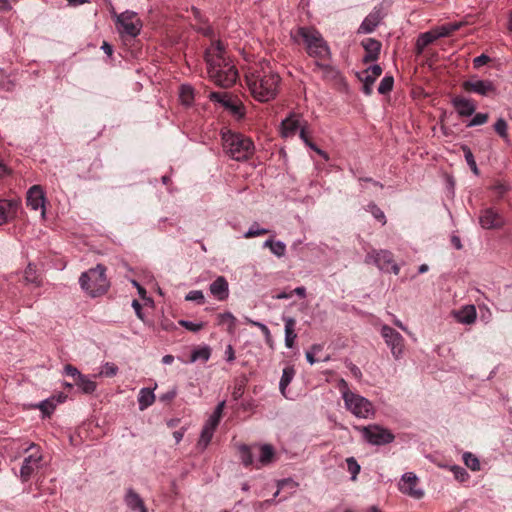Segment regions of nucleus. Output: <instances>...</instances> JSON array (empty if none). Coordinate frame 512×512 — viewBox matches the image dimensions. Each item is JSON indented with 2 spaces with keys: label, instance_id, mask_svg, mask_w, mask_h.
<instances>
[{
  "label": "nucleus",
  "instance_id": "nucleus-1",
  "mask_svg": "<svg viewBox=\"0 0 512 512\" xmlns=\"http://www.w3.org/2000/svg\"><path fill=\"white\" fill-rule=\"evenodd\" d=\"M205 61L210 79L218 86L228 88L238 77V72L226 56L225 46L220 40L213 41L205 50Z\"/></svg>",
  "mask_w": 512,
  "mask_h": 512
},
{
  "label": "nucleus",
  "instance_id": "nucleus-2",
  "mask_svg": "<svg viewBox=\"0 0 512 512\" xmlns=\"http://www.w3.org/2000/svg\"><path fill=\"white\" fill-rule=\"evenodd\" d=\"M246 83L256 100L267 102L276 97L280 77L268 66H261L260 68L252 69L246 74Z\"/></svg>",
  "mask_w": 512,
  "mask_h": 512
},
{
  "label": "nucleus",
  "instance_id": "nucleus-3",
  "mask_svg": "<svg viewBox=\"0 0 512 512\" xmlns=\"http://www.w3.org/2000/svg\"><path fill=\"white\" fill-rule=\"evenodd\" d=\"M221 138L225 154L235 161H245L254 153L253 141L241 133L225 130Z\"/></svg>",
  "mask_w": 512,
  "mask_h": 512
},
{
  "label": "nucleus",
  "instance_id": "nucleus-4",
  "mask_svg": "<svg viewBox=\"0 0 512 512\" xmlns=\"http://www.w3.org/2000/svg\"><path fill=\"white\" fill-rule=\"evenodd\" d=\"M81 288L91 297H98L107 292L110 283L106 277V267L98 264L83 272L79 278Z\"/></svg>",
  "mask_w": 512,
  "mask_h": 512
},
{
  "label": "nucleus",
  "instance_id": "nucleus-5",
  "mask_svg": "<svg viewBox=\"0 0 512 512\" xmlns=\"http://www.w3.org/2000/svg\"><path fill=\"white\" fill-rule=\"evenodd\" d=\"M298 35L303 39L307 53L316 61L330 59V48L321 33L312 27H300Z\"/></svg>",
  "mask_w": 512,
  "mask_h": 512
},
{
  "label": "nucleus",
  "instance_id": "nucleus-6",
  "mask_svg": "<svg viewBox=\"0 0 512 512\" xmlns=\"http://www.w3.org/2000/svg\"><path fill=\"white\" fill-rule=\"evenodd\" d=\"M344 404L348 411L358 418H370L374 415L373 404L357 393H344Z\"/></svg>",
  "mask_w": 512,
  "mask_h": 512
},
{
  "label": "nucleus",
  "instance_id": "nucleus-7",
  "mask_svg": "<svg viewBox=\"0 0 512 512\" xmlns=\"http://www.w3.org/2000/svg\"><path fill=\"white\" fill-rule=\"evenodd\" d=\"M114 15L116 18V27L120 34L133 38L140 34L142 22L137 13L127 10L121 14Z\"/></svg>",
  "mask_w": 512,
  "mask_h": 512
},
{
  "label": "nucleus",
  "instance_id": "nucleus-8",
  "mask_svg": "<svg viewBox=\"0 0 512 512\" xmlns=\"http://www.w3.org/2000/svg\"><path fill=\"white\" fill-rule=\"evenodd\" d=\"M364 439L371 445L382 446L394 441L395 435L387 428L371 424L361 428Z\"/></svg>",
  "mask_w": 512,
  "mask_h": 512
},
{
  "label": "nucleus",
  "instance_id": "nucleus-9",
  "mask_svg": "<svg viewBox=\"0 0 512 512\" xmlns=\"http://www.w3.org/2000/svg\"><path fill=\"white\" fill-rule=\"evenodd\" d=\"M380 333L386 345L390 348L393 357L396 360L400 359L403 356L405 347L402 335L386 324L381 327Z\"/></svg>",
  "mask_w": 512,
  "mask_h": 512
},
{
  "label": "nucleus",
  "instance_id": "nucleus-10",
  "mask_svg": "<svg viewBox=\"0 0 512 512\" xmlns=\"http://www.w3.org/2000/svg\"><path fill=\"white\" fill-rule=\"evenodd\" d=\"M367 263H374L383 272H392L397 275L400 271L399 266L394 262L390 251L380 250L370 253L366 256Z\"/></svg>",
  "mask_w": 512,
  "mask_h": 512
},
{
  "label": "nucleus",
  "instance_id": "nucleus-11",
  "mask_svg": "<svg viewBox=\"0 0 512 512\" xmlns=\"http://www.w3.org/2000/svg\"><path fill=\"white\" fill-rule=\"evenodd\" d=\"M28 450H36L32 452L29 456L25 457L20 469V478L22 482H27L32 474L40 468V462L42 460V455L39 452L36 444L31 443L29 447L26 449Z\"/></svg>",
  "mask_w": 512,
  "mask_h": 512
},
{
  "label": "nucleus",
  "instance_id": "nucleus-12",
  "mask_svg": "<svg viewBox=\"0 0 512 512\" xmlns=\"http://www.w3.org/2000/svg\"><path fill=\"white\" fill-rule=\"evenodd\" d=\"M479 224L483 229H500L505 225V218L495 208L488 207L480 211Z\"/></svg>",
  "mask_w": 512,
  "mask_h": 512
},
{
  "label": "nucleus",
  "instance_id": "nucleus-13",
  "mask_svg": "<svg viewBox=\"0 0 512 512\" xmlns=\"http://www.w3.org/2000/svg\"><path fill=\"white\" fill-rule=\"evenodd\" d=\"M418 481V477L413 472H406L402 475L399 482V490L415 499H420L423 497L424 492L416 488Z\"/></svg>",
  "mask_w": 512,
  "mask_h": 512
},
{
  "label": "nucleus",
  "instance_id": "nucleus-14",
  "mask_svg": "<svg viewBox=\"0 0 512 512\" xmlns=\"http://www.w3.org/2000/svg\"><path fill=\"white\" fill-rule=\"evenodd\" d=\"M462 88L466 92L475 93L481 96H488L496 91V88L490 80L469 79L462 83Z\"/></svg>",
  "mask_w": 512,
  "mask_h": 512
},
{
  "label": "nucleus",
  "instance_id": "nucleus-15",
  "mask_svg": "<svg viewBox=\"0 0 512 512\" xmlns=\"http://www.w3.org/2000/svg\"><path fill=\"white\" fill-rule=\"evenodd\" d=\"M385 13L382 4L375 6L374 9L364 18L358 28V33L369 34L372 33L384 18Z\"/></svg>",
  "mask_w": 512,
  "mask_h": 512
},
{
  "label": "nucleus",
  "instance_id": "nucleus-16",
  "mask_svg": "<svg viewBox=\"0 0 512 512\" xmlns=\"http://www.w3.org/2000/svg\"><path fill=\"white\" fill-rule=\"evenodd\" d=\"M20 203L14 199H0V226L5 225L17 216Z\"/></svg>",
  "mask_w": 512,
  "mask_h": 512
},
{
  "label": "nucleus",
  "instance_id": "nucleus-17",
  "mask_svg": "<svg viewBox=\"0 0 512 512\" xmlns=\"http://www.w3.org/2000/svg\"><path fill=\"white\" fill-rule=\"evenodd\" d=\"M27 206L32 210H42V215L45 214V194L40 185L32 186L27 192L26 198Z\"/></svg>",
  "mask_w": 512,
  "mask_h": 512
},
{
  "label": "nucleus",
  "instance_id": "nucleus-18",
  "mask_svg": "<svg viewBox=\"0 0 512 512\" xmlns=\"http://www.w3.org/2000/svg\"><path fill=\"white\" fill-rule=\"evenodd\" d=\"M451 104L460 117H470L476 111V103L463 96H455L451 99Z\"/></svg>",
  "mask_w": 512,
  "mask_h": 512
},
{
  "label": "nucleus",
  "instance_id": "nucleus-19",
  "mask_svg": "<svg viewBox=\"0 0 512 512\" xmlns=\"http://www.w3.org/2000/svg\"><path fill=\"white\" fill-rule=\"evenodd\" d=\"M211 295L219 301H224L229 296V284L224 276H218L209 286Z\"/></svg>",
  "mask_w": 512,
  "mask_h": 512
},
{
  "label": "nucleus",
  "instance_id": "nucleus-20",
  "mask_svg": "<svg viewBox=\"0 0 512 512\" xmlns=\"http://www.w3.org/2000/svg\"><path fill=\"white\" fill-rule=\"evenodd\" d=\"M365 55L363 57L364 63L376 61L379 58L381 50V42L374 38H367L361 42Z\"/></svg>",
  "mask_w": 512,
  "mask_h": 512
},
{
  "label": "nucleus",
  "instance_id": "nucleus-21",
  "mask_svg": "<svg viewBox=\"0 0 512 512\" xmlns=\"http://www.w3.org/2000/svg\"><path fill=\"white\" fill-rule=\"evenodd\" d=\"M366 76L362 79L363 92L366 95H371L373 91V85L376 79L382 74V68L380 65L375 64L368 67L365 70Z\"/></svg>",
  "mask_w": 512,
  "mask_h": 512
},
{
  "label": "nucleus",
  "instance_id": "nucleus-22",
  "mask_svg": "<svg viewBox=\"0 0 512 512\" xmlns=\"http://www.w3.org/2000/svg\"><path fill=\"white\" fill-rule=\"evenodd\" d=\"M124 502L131 511L148 512L143 499L132 488L126 490Z\"/></svg>",
  "mask_w": 512,
  "mask_h": 512
},
{
  "label": "nucleus",
  "instance_id": "nucleus-23",
  "mask_svg": "<svg viewBox=\"0 0 512 512\" xmlns=\"http://www.w3.org/2000/svg\"><path fill=\"white\" fill-rule=\"evenodd\" d=\"M285 324V346L289 349L295 345L297 334L295 332L296 320L292 317H283Z\"/></svg>",
  "mask_w": 512,
  "mask_h": 512
},
{
  "label": "nucleus",
  "instance_id": "nucleus-24",
  "mask_svg": "<svg viewBox=\"0 0 512 512\" xmlns=\"http://www.w3.org/2000/svg\"><path fill=\"white\" fill-rule=\"evenodd\" d=\"M437 39L438 37L434 30L421 33L416 40L415 53L421 55L424 49Z\"/></svg>",
  "mask_w": 512,
  "mask_h": 512
},
{
  "label": "nucleus",
  "instance_id": "nucleus-25",
  "mask_svg": "<svg viewBox=\"0 0 512 512\" xmlns=\"http://www.w3.org/2000/svg\"><path fill=\"white\" fill-rule=\"evenodd\" d=\"M274 448L269 444H264L259 447V456L255 464V468L259 469L262 466L268 465L273 461Z\"/></svg>",
  "mask_w": 512,
  "mask_h": 512
},
{
  "label": "nucleus",
  "instance_id": "nucleus-26",
  "mask_svg": "<svg viewBox=\"0 0 512 512\" xmlns=\"http://www.w3.org/2000/svg\"><path fill=\"white\" fill-rule=\"evenodd\" d=\"M299 126H300L299 116H297L295 114H291L290 116L285 118L281 123L283 136L288 137V136L294 135L296 133L297 129L299 128Z\"/></svg>",
  "mask_w": 512,
  "mask_h": 512
},
{
  "label": "nucleus",
  "instance_id": "nucleus-27",
  "mask_svg": "<svg viewBox=\"0 0 512 512\" xmlns=\"http://www.w3.org/2000/svg\"><path fill=\"white\" fill-rule=\"evenodd\" d=\"M294 376H295V369L293 366H286L283 369L282 376H281V379L279 382V390L284 397H287L286 389H287L288 385L292 382Z\"/></svg>",
  "mask_w": 512,
  "mask_h": 512
},
{
  "label": "nucleus",
  "instance_id": "nucleus-28",
  "mask_svg": "<svg viewBox=\"0 0 512 512\" xmlns=\"http://www.w3.org/2000/svg\"><path fill=\"white\" fill-rule=\"evenodd\" d=\"M76 386L84 393V394H92L96 388L97 384L93 380H91L86 375H81L76 381L74 382Z\"/></svg>",
  "mask_w": 512,
  "mask_h": 512
},
{
  "label": "nucleus",
  "instance_id": "nucleus-29",
  "mask_svg": "<svg viewBox=\"0 0 512 512\" xmlns=\"http://www.w3.org/2000/svg\"><path fill=\"white\" fill-rule=\"evenodd\" d=\"M155 395L149 388H142L138 395L139 409L144 410L153 404Z\"/></svg>",
  "mask_w": 512,
  "mask_h": 512
},
{
  "label": "nucleus",
  "instance_id": "nucleus-30",
  "mask_svg": "<svg viewBox=\"0 0 512 512\" xmlns=\"http://www.w3.org/2000/svg\"><path fill=\"white\" fill-rule=\"evenodd\" d=\"M458 321L463 324H472L476 320L475 307L470 305L466 306L457 315Z\"/></svg>",
  "mask_w": 512,
  "mask_h": 512
},
{
  "label": "nucleus",
  "instance_id": "nucleus-31",
  "mask_svg": "<svg viewBox=\"0 0 512 512\" xmlns=\"http://www.w3.org/2000/svg\"><path fill=\"white\" fill-rule=\"evenodd\" d=\"M179 98L183 105L190 106L194 101V89L191 85L183 84L180 86Z\"/></svg>",
  "mask_w": 512,
  "mask_h": 512
},
{
  "label": "nucleus",
  "instance_id": "nucleus-32",
  "mask_svg": "<svg viewBox=\"0 0 512 512\" xmlns=\"http://www.w3.org/2000/svg\"><path fill=\"white\" fill-rule=\"evenodd\" d=\"M461 26H462V22H452V23L444 24V25L438 27L437 29H435L434 31L439 39L442 37L450 36L453 32L459 30Z\"/></svg>",
  "mask_w": 512,
  "mask_h": 512
},
{
  "label": "nucleus",
  "instance_id": "nucleus-33",
  "mask_svg": "<svg viewBox=\"0 0 512 512\" xmlns=\"http://www.w3.org/2000/svg\"><path fill=\"white\" fill-rule=\"evenodd\" d=\"M211 356V349L209 346H202L196 348L191 353L190 362H196L198 360H202L204 362L208 361Z\"/></svg>",
  "mask_w": 512,
  "mask_h": 512
},
{
  "label": "nucleus",
  "instance_id": "nucleus-34",
  "mask_svg": "<svg viewBox=\"0 0 512 512\" xmlns=\"http://www.w3.org/2000/svg\"><path fill=\"white\" fill-rule=\"evenodd\" d=\"M314 64V70H321L325 79H335L338 76V71L332 65L323 63L322 61H315Z\"/></svg>",
  "mask_w": 512,
  "mask_h": 512
},
{
  "label": "nucleus",
  "instance_id": "nucleus-35",
  "mask_svg": "<svg viewBox=\"0 0 512 512\" xmlns=\"http://www.w3.org/2000/svg\"><path fill=\"white\" fill-rule=\"evenodd\" d=\"M24 278L27 283L34 284L36 286L41 285V279L37 273L36 267L29 263L24 271Z\"/></svg>",
  "mask_w": 512,
  "mask_h": 512
},
{
  "label": "nucleus",
  "instance_id": "nucleus-36",
  "mask_svg": "<svg viewBox=\"0 0 512 512\" xmlns=\"http://www.w3.org/2000/svg\"><path fill=\"white\" fill-rule=\"evenodd\" d=\"M240 458L245 467H249L256 464L254 461L251 448L248 445L242 444L239 446Z\"/></svg>",
  "mask_w": 512,
  "mask_h": 512
},
{
  "label": "nucleus",
  "instance_id": "nucleus-37",
  "mask_svg": "<svg viewBox=\"0 0 512 512\" xmlns=\"http://www.w3.org/2000/svg\"><path fill=\"white\" fill-rule=\"evenodd\" d=\"M461 149L464 153L465 160L467 162V165L470 167L471 171L478 176L479 175V169L477 167L474 155L471 151V149L467 145H462Z\"/></svg>",
  "mask_w": 512,
  "mask_h": 512
},
{
  "label": "nucleus",
  "instance_id": "nucleus-38",
  "mask_svg": "<svg viewBox=\"0 0 512 512\" xmlns=\"http://www.w3.org/2000/svg\"><path fill=\"white\" fill-rule=\"evenodd\" d=\"M217 319H218V322L217 324L218 325H223V324H228V331L229 332H233L234 329H235V324H236V318L235 316L231 313V312H224V313H220L218 316H217Z\"/></svg>",
  "mask_w": 512,
  "mask_h": 512
},
{
  "label": "nucleus",
  "instance_id": "nucleus-39",
  "mask_svg": "<svg viewBox=\"0 0 512 512\" xmlns=\"http://www.w3.org/2000/svg\"><path fill=\"white\" fill-rule=\"evenodd\" d=\"M464 464L471 469L472 471L480 470V462L479 459L470 452H465L462 457Z\"/></svg>",
  "mask_w": 512,
  "mask_h": 512
},
{
  "label": "nucleus",
  "instance_id": "nucleus-40",
  "mask_svg": "<svg viewBox=\"0 0 512 512\" xmlns=\"http://www.w3.org/2000/svg\"><path fill=\"white\" fill-rule=\"evenodd\" d=\"M214 431L209 430L208 428H202L200 438L198 440V447L201 450H204L209 445L212 437H213Z\"/></svg>",
  "mask_w": 512,
  "mask_h": 512
},
{
  "label": "nucleus",
  "instance_id": "nucleus-41",
  "mask_svg": "<svg viewBox=\"0 0 512 512\" xmlns=\"http://www.w3.org/2000/svg\"><path fill=\"white\" fill-rule=\"evenodd\" d=\"M495 132L505 141H508V125L503 118H499L494 124Z\"/></svg>",
  "mask_w": 512,
  "mask_h": 512
},
{
  "label": "nucleus",
  "instance_id": "nucleus-42",
  "mask_svg": "<svg viewBox=\"0 0 512 512\" xmlns=\"http://www.w3.org/2000/svg\"><path fill=\"white\" fill-rule=\"evenodd\" d=\"M346 463H347V470L351 474V480L355 481L357 479V475L360 473L361 467L354 457H348L346 459Z\"/></svg>",
  "mask_w": 512,
  "mask_h": 512
},
{
  "label": "nucleus",
  "instance_id": "nucleus-43",
  "mask_svg": "<svg viewBox=\"0 0 512 512\" xmlns=\"http://www.w3.org/2000/svg\"><path fill=\"white\" fill-rule=\"evenodd\" d=\"M393 84H394L393 77L392 76H385L380 81V84H379L378 89H377L378 93L382 94V95H385V94L389 93L392 90V88H393Z\"/></svg>",
  "mask_w": 512,
  "mask_h": 512
},
{
  "label": "nucleus",
  "instance_id": "nucleus-44",
  "mask_svg": "<svg viewBox=\"0 0 512 512\" xmlns=\"http://www.w3.org/2000/svg\"><path fill=\"white\" fill-rule=\"evenodd\" d=\"M270 231L265 228H260L257 222H254L247 232L244 233L245 238H253L269 233Z\"/></svg>",
  "mask_w": 512,
  "mask_h": 512
},
{
  "label": "nucleus",
  "instance_id": "nucleus-45",
  "mask_svg": "<svg viewBox=\"0 0 512 512\" xmlns=\"http://www.w3.org/2000/svg\"><path fill=\"white\" fill-rule=\"evenodd\" d=\"M450 471L454 474L456 480L465 482L469 478L468 472L459 465H452L449 467Z\"/></svg>",
  "mask_w": 512,
  "mask_h": 512
},
{
  "label": "nucleus",
  "instance_id": "nucleus-46",
  "mask_svg": "<svg viewBox=\"0 0 512 512\" xmlns=\"http://www.w3.org/2000/svg\"><path fill=\"white\" fill-rule=\"evenodd\" d=\"M185 300L193 301V302H196L197 304L201 305V304H204L205 297L201 290H192L186 294Z\"/></svg>",
  "mask_w": 512,
  "mask_h": 512
},
{
  "label": "nucleus",
  "instance_id": "nucleus-47",
  "mask_svg": "<svg viewBox=\"0 0 512 512\" xmlns=\"http://www.w3.org/2000/svg\"><path fill=\"white\" fill-rule=\"evenodd\" d=\"M488 114L487 113H476L473 118L469 121L467 124V127H475L479 125H483L488 121Z\"/></svg>",
  "mask_w": 512,
  "mask_h": 512
},
{
  "label": "nucleus",
  "instance_id": "nucleus-48",
  "mask_svg": "<svg viewBox=\"0 0 512 512\" xmlns=\"http://www.w3.org/2000/svg\"><path fill=\"white\" fill-rule=\"evenodd\" d=\"M178 323L185 329L192 332H198L204 327V323L202 322L196 323L189 320H180Z\"/></svg>",
  "mask_w": 512,
  "mask_h": 512
},
{
  "label": "nucleus",
  "instance_id": "nucleus-49",
  "mask_svg": "<svg viewBox=\"0 0 512 512\" xmlns=\"http://www.w3.org/2000/svg\"><path fill=\"white\" fill-rule=\"evenodd\" d=\"M117 372H118V367L114 363L106 362L102 366V370H101L100 374L104 375L106 377H113L117 374Z\"/></svg>",
  "mask_w": 512,
  "mask_h": 512
},
{
  "label": "nucleus",
  "instance_id": "nucleus-50",
  "mask_svg": "<svg viewBox=\"0 0 512 512\" xmlns=\"http://www.w3.org/2000/svg\"><path fill=\"white\" fill-rule=\"evenodd\" d=\"M270 251L278 258H281L286 253V245L282 241H274Z\"/></svg>",
  "mask_w": 512,
  "mask_h": 512
},
{
  "label": "nucleus",
  "instance_id": "nucleus-51",
  "mask_svg": "<svg viewBox=\"0 0 512 512\" xmlns=\"http://www.w3.org/2000/svg\"><path fill=\"white\" fill-rule=\"evenodd\" d=\"M368 209L369 211L371 212V214L377 219L379 220L380 222H382L383 224H385L386 222V219H385V215H384V212L374 203H371L368 205Z\"/></svg>",
  "mask_w": 512,
  "mask_h": 512
},
{
  "label": "nucleus",
  "instance_id": "nucleus-52",
  "mask_svg": "<svg viewBox=\"0 0 512 512\" xmlns=\"http://www.w3.org/2000/svg\"><path fill=\"white\" fill-rule=\"evenodd\" d=\"M226 95L218 92H212L210 94V99L217 101L219 103H222L225 107H230L234 111H236L238 108L236 106H232L229 101L225 100Z\"/></svg>",
  "mask_w": 512,
  "mask_h": 512
},
{
  "label": "nucleus",
  "instance_id": "nucleus-53",
  "mask_svg": "<svg viewBox=\"0 0 512 512\" xmlns=\"http://www.w3.org/2000/svg\"><path fill=\"white\" fill-rule=\"evenodd\" d=\"M299 135H300V138L305 142V144L307 146H309L311 149L316 151L318 154L326 157V154L309 140V138L307 137V134H306V131H305L304 128L300 129V134Z\"/></svg>",
  "mask_w": 512,
  "mask_h": 512
},
{
  "label": "nucleus",
  "instance_id": "nucleus-54",
  "mask_svg": "<svg viewBox=\"0 0 512 512\" xmlns=\"http://www.w3.org/2000/svg\"><path fill=\"white\" fill-rule=\"evenodd\" d=\"M64 374L72 377L74 379V382L82 375V373L71 364H67L64 366Z\"/></svg>",
  "mask_w": 512,
  "mask_h": 512
},
{
  "label": "nucleus",
  "instance_id": "nucleus-55",
  "mask_svg": "<svg viewBox=\"0 0 512 512\" xmlns=\"http://www.w3.org/2000/svg\"><path fill=\"white\" fill-rule=\"evenodd\" d=\"M38 407L45 415H50L55 410V404L49 400L42 401Z\"/></svg>",
  "mask_w": 512,
  "mask_h": 512
},
{
  "label": "nucleus",
  "instance_id": "nucleus-56",
  "mask_svg": "<svg viewBox=\"0 0 512 512\" xmlns=\"http://www.w3.org/2000/svg\"><path fill=\"white\" fill-rule=\"evenodd\" d=\"M197 32L201 33L202 35L213 38L214 37V31L213 28L209 25H206L202 22H200V25L196 27Z\"/></svg>",
  "mask_w": 512,
  "mask_h": 512
},
{
  "label": "nucleus",
  "instance_id": "nucleus-57",
  "mask_svg": "<svg viewBox=\"0 0 512 512\" xmlns=\"http://www.w3.org/2000/svg\"><path fill=\"white\" fill-rule=\"evenodd\" d=\"M256 327H258L261 330V332L263 333V336H265L266 343L270 347H272L273 341H272V336H271L269 328L262 322L260 324H256Z\"/></svg>",
  "mask_w": 512,
  "mask_h": 512
},
{
  "label": "nucleus",
  "instance_id": "nucleus-58",
  "mask_svg": "<svg viewBox=\"0 0 512 512\" xmlns=\"http://www.w3.org/2000/svg\"><path fill=\"white\" fill-rule=\"evenodd\" d=\"M277 486H278L279 489H283L285 487H289L291 489H296L298 487V483L295 482L291 478H286V479L279 480L277 482Z\"/></svg>",
  "mask_w": 512,
  "mask_h": 512
},
{
  "label": "nucleus",
  "instance_id": "nucleus-59",
  "mask_svg": "<svg viewBox=\"0 0 512 512\" xmlns=\"http://www.w3.org/2000/svg\"><path fill=\"white\" fill-rule=\"evenodd\" d=\"M490 61V57L486 54H481L473 59L474 68L478 69Z\"/></svg>",
  "mask_w": 512,
  "mask_h": 512
},
{
  "label": "nucleus",
  "instance_id": "nucleus-60",
  "mask_svg": "<svg viewBox=\"0 0 512 512\" xmlns=\"http://www.w3.org/2000/svg\"><path fill=\"white\" fill-rule=\"evenodd\" d=\"M220 420L210 416L209 419L205 422L203 428H208L209 430L215 431L217 426L219 425Z\"/></svg>",
  "mask_w": 512,
  "mask_h": 512
},
{
  "label": "nucleus",
  "instance_id": "nucleus-61",
  "mask_svg": "<svg viewBox=\"0 0 512 512\" xmlns=\"http://www.w3.org/2000/svg\"><path fill=\"white\" fill-rule=\"evenodd\" d=\"M220 420L210 416L209 419L205 422L203 428H208L209 430L215 431L217 426L219 425Z\"/></svg>",
  "mask_w": 512,
  "mask_h": 512
},
{
  "label": "nucleus",
  "instance_id": "nucleus-62",
  "mask_svg": "<svg viewBox=\"0 0 512 512\" xmlns=\"http://www.w3.org/2000/svg\"><path fill=\"white\" fill-rule=\"evenodd\" d=\"M176 395H177V390H176V388H173V389L169 390L168 392L162 394L160 397V400L163 402H169V401L173 400L176 397Z\"/></svg>",
  "mask_w": 512,
  "mask_h": 512
},
{
  "label": "nucleus",
  "instance_id": "nucleus-63",
  "mask_svg": "<svg viewBox=\"0 0 512 512\" xmlns=\"http://www.w3.org/2000/svg\"><path fill=\"white\" fill-rule=\"evenodd\" d=\"M225 356L227 362H233L235 360V351L232 345H227L225 350Z\"/></svg>",
  "mask_w": 512,
  "mask_h": 512
},
{
  "label": "nucleus",
  "instance_id": "nucleus-64",
  "mask_svg": "<svg viewBox=\"0 0 512 512\" xmlns=\"http://www.w3.org/2000/svg\"><path fill=\"white\" fill-rule=\"evenodd\" d=\"M224 406H225V402H224V401L220 402V403L216 406V408H215V410H214V412L212 413V415H211V416H212V417H214V418H216V419H218V420H220V419H221V417H222V413H223Z\"/></svg>",
  "mask_w": 512,
  "mask_h": 512
}]
</instances>
